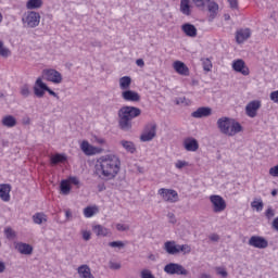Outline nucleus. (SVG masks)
I'll list each match as a JSON object with an SVG mask.
<instances>
[{
    "label": "nucleus",
    "mask_w": 278,
    "mask_h": 278,
    "mask_svg": "<svg viewBox=\"0 0 278 278\" xmlns=\"http://www.w3.org/2000/svg\"><path fill=\"white\" fill-rule=\"evenodd\" d=\"M121 172V159L114 154L101 156L96 164L94 175L102 181L114 179Z\"/></svg>",
    "instance_id": "1"
},
{
    "label": "nucleus",
    "mask_w": 278,
    "mask_h": 278,
    "mask_svg": "<svg viewBox=\"0 0 278 278\" xmlns=\"http://www.w3.org/2000/svg\"><path fill=\"white\" fill-rule=\"evenodd\" d=\"M142 114V110L136 106L125 105L117 112L118 128L122 131H131L134 127V118H138Z\"/></svg>",
    "instance_id": "2"
},
{
    "label": "nucleus",
    "mask_w": 278,
    "mask_h": 278,
    "mask_svg": "<svg viewBox=\"0 0 278 278\" xmlns=\"http://www.w3.org/2000/svg\"><path fill=\"white\" fill-rule=\"evenodd\" d=\"M217 127L220 134L225 136H236V134H240V131H244L242 125L238 122H232L229 117H220L217 119Z\"/></svg>",
    "instance_id": "3"
},
{
    "label": "nucleus",
    "mask_w": 278,
    "mask_h": 278,
    "mask_svg": "<svg viewBox=\"0 0 278 278\" xmlns=\"http://www.w3.org/2000/svg\"><path fill=\"white\" fill-rule=\"evenodd\" d=\"M34 92L38 97V99H42L45 97V92H48L51 97H54L55 99H60V96L55 93L47 84L42 81V78H37L35 86H34Z\"/></svg>",
    "instance_id": "4"
},
{
    "label": "nucleus",
    "mask_w": 278,
    "mask_h": 278,
    "mask_svg": "<svg viewBox=\"0 0 278 278\" xmlns=\"http://www.w3.org/2000/svg\"><path fill=\"white\" fill-rule=\"evenodd\" d=\"M22 23L27 27L34 29L40 25V13L36 11H28L23 17Z\"/></svg>",
    "instance_id": "5"
},
{
    "label": "nucleus",
    "mask_w": 278,
    "mask_h": 278,
    "mask_svg": "<svg viewBox=\"0 0 278 278\" xmlns=\"http://www.w3.org/2000/svg\"><path fill=\"white\" fill-rule=\"evenodd\" d=\"M210 201L212 203L213 212L215 214H220V212H225L227 210V202L223 197L218 194H213L210 197Z\"/></svg>",
    "instance_id": "6"
},
{
    "label": "nucleus",
    "mask_w": 278,
    "mask_h": 278,
    "mask_svg": "<svg viewBox=\"0 0 278 278\" xmlns=\"http://www.w3.org/2000/svg\"><path fill=\"white\" fill-rule=\"evenodd\" d=\"M155 136H157V125L148 124L146 125L143 132L140 136V140L141 142H151Z\"/></svg>",
    "instance_id": "7"
},
{
    "label": "nucleus",
    "mask_w": 278,
    "mask_h": 278,
    "mask_svg": "<svg viewBox=\"0 0 278 278\" xmlns=\"http://www.w3.org/2000/svg\"><path fill=\"white\" fill-rule=\"evenodd\" d=\"M42 77L46 81H51L52 84H62V74L56 70H43Z\"/></svg>",
    "instance_id": "8"
},
{
    "label": "nucleus",
    "mask_w": 278,
    "mask_h": 278,
    "mask_svg": "<svg viewBox=\"0 0 278 278\" xmlns=\"http://www.w3.org/2000/svg\"><path fill=\"white\" fill-rule=\"evenodd\" d=\"M164 273L167 275H188V270L180 264L169 263L164 266Z\"/></svg>",
    "instance_id": "9"
},
{
    "label": "nucleus",
    "mask_w": 278,
    "mask_h": 278,
    "mask_svg": "<svg viewBox=\"0 0 278 278\" xmlns=\"http://www.w3.org/2000/svg\"><path fill=\"white\" fill-rule=\"evenodd\" d=\"M159 194L162 197L163 201L167 203H177L179 201V193L173 189H160Z\"/></svg>",
    "instance_id": "10"
},
{
    "label": "nucleus",
    "mask_w": 278,
    "mask_h": 278,
    "mask_svg": "<svg viewBox=\"0 0 278 278\" xmlns=\"http://www.w3.org/2000/svg\"><path fill=\"white\" fill-rule=\"evenodd\" d=\"M248 244L254 249H268V240L260 236H252L249 239Z\"/></svg>",
    "instance_id": "11"
},
{
    "label": "nucleus",
    "mask_w": 278,
    "mask_h": 278,
    "mask_svg": "<svg viewBox=\"0 0 278 278\" xmlns=\"http://www.w3.org/2000/svg\"><path fill=\"white\" fill-rule=\"evenodd\" d=\"M262 108V102L260 100H253L249 102L245 106V114L250 118H255L257 116V111Z\"/></svg>",
    "instance_id": "12"
},
{
    "label": "nucleus",
    "mask_w": 278,
    "mask_h": 278,
    "mask_svg": "<svg viewBox=\"0 0 278 278\" xmlns=\"http://www.w3.org/2000/svg\"><path fill=\"white\" fill-rule=\"evenodd\" d=\"M232 70L236 71V73H241V75H244L245 77L251 73L249 66H247V63H244V60L242 59L232 62Z\"/></svg>",
    "instance_id": "13"
},
{
    "label": "nucleus",
    "mask_w": 278,
    "mask_h": 278,
    "mask_svg": "<svg viewBox=\"0 0 278 278\" xmlns=\"http://www.w3.org/2000/svg\"><path fill=\"white\" fill-rule=\"evenodd\" d=\"M192 118H207L212 116V108L201 106L198 108L194 112L191 113Z\"/></svg>",
    "instance_id": "14"
},
{
    "label": "nucleus",
    "mask_w": 278,
    "mask_h": 278,
    "mask_svg": "<svg viewBox=\"0 0 278 278\" xmlns=\"http://www.w3.org/2000/svg\"><path fill=\"white\" fill-rule=\"evenodd\" d=\"M182 146L185 147L186 151H199V141L192 137L186 138Z\"/></svg>",
    "instance_id": "15"
},
{
    "label": "nucleus",
    "mask_w": 278,
    "mask_h": 278,
    "mask_svg": "<svg viewBox=\"0 0 278 278\" xmlns=\"http://www.w3.org/2000/svg\"><path fill=\"white\" fill-rule=\"evenodd\" d=\"M10 192H12V186L10 184H1L0 185V199H1V201H4V203H9Z\"/></svg>",
    "instance_id": "16"
},
{
    "label": "nucleus",
    "mask_w": 278,
    "mask_h": 278,
    "mask_svg": "<svg viewBox=\"0 0 278 278\" xmlns=\"http://www.w3.org/2000/svg\"><path fill=\"white\" fill-rule=\"evenodd\" d=\"M122 98L124 101H132L134 103H138V101H140V94L129 89L122 92Z\"/></svg>",
    "instance_id": "17"
},
{
    "label": "nucleus",
    "mask_w": 278,
    "mask_h": 278,
    "mask_svg": "<svg viewBox=\"0 0 278 278\" xmlns=\"http://www.w3.org/2000/svg\"><path fill=\"white\" fill-rule=\"evenodd\" d=\"M15 249L22 255H31L34 253V247H31L28 243H24V242L16 243Z\"/></svg>",
    "instance_id": "18"
},
{
    "label": "nucleus",
    "mask_w": 278,
    "mask_h": 278,
    "mask_svg": "<svg viewBox=\"0 0 278 278\" xmlns=\"http://www.w3.org/2000/svg\"><path fill=\"white\" fill-rule=\"evenodd\" d=\"M92 231L99 238H108V236H112V231H110V229L105 228V226H101V225L93 226Z\"/></svg>",
    "instance_id": "19"
},
{
    "label": "nucleus",
    "mask_w": 278,
    "mask_h": 278,
    "mask_svg": "<svg viewBox=\"0 0 278 278\" xmlns=\"http://www.w3.org/2000/svg\"><path fill=\"white\" fill-rule=\"evenodd\" d=\"M181 29L186 36L189 38H197V26L190 23H186L181 25Z\"/></svg>",
    "instance_id": "20"
},
{
    "label": "nucleus",
    "mask_w": 278,
    "mask_h": 278,
    "mask_svg": "<svg viewBox=\"0 0 278 278\" xmlns=\"http://www.w3.org/2000/svg\"><path fill=\"white\" fill-rule=\"evenodd\" d=\"M174 70L176 73H178V75H184L185 77L190 75V70L181 61L174 62Z\"/></svg>",
    "instance_id": "21"
},
{
    "label": "nucleus",
    "mask_w": 278,
    "mask_h": 278,
    "mask_svg": "<svg viewBox=\"0 0 278 278\" xmlns=\"http://www.w3.org/2000/svg\"><path fill=\"white\" fill-rule=\"evenodd\" d=\"M192 3L190 0H180V12L185 16H191L192 15Z\"/></svg>",
    "instance_id": "22"
},
{
    "label": "nucleus",
    "mask_w": 278,
    "mask_h": 278,
    "mask_svg": "<svg viewBox=\"0 0 278 278\" xmlns=\"http://www.w3.org/2000/svg\"><path fill=\"white\" fill-rule=\"evenodd\" d=\"M249 38H251V29L245 28L237 31L236 40L238 45H242V42H244V40H249Z\"/></svg>",
    "instance_id": "23"
},
{
    "label": "nucleus",
    "mask_w": 278,
    "mask_h": 278,
    "mask_svg": "<svg viewBox=\"0 0 278 278\" xmlns=\"http://www.w3.org/2000/svg\"><path fill=\"white\" fill-rule=\"evenodd\" d=\"M16 117L14 115H5L1 119V124L3 127H8L9 129H12V127H16L17 125Z\"/></svg>",
    "instance_id": "24"
},
{
    "label": "nucleus",
    "mask_w": 278,
    "mask_h": 278,
    "mask_svg": "<svg viewBox=\"0 0 278 278\" xmlns=\"http://www.w3.org/2000/svg\"><path fill=\"white\" fill-rule=\"evenodd\" d=\"M164 249L168 255H177L179 254V250H177V242L167 241L164 243Z\"/></svg>",
    "instance_id": "25"
},
{
    "label": "nucleus",
    "mask_w": 278,
    "mask_h": 278,
    "mask_svg": "<svg viewBox=\"0 0 278 278\" xmlns=\"http://www.w3.org/2000/svg\"><path fill=\"white\" fill-rule=\"evenodd\" d=\"M77 273L81 278H94L92 271L90 270V266L88 265H80L77 268Z\"/></svg>",
    "instance_id": "26"
},
{
    "label": "nucleus",
    "mask_w": 278,
    "mask_h": 278,
    "mask_svg": "<svg viewBox=\"0 0 278 278\" xmlns=\"http://www.w3.org/2000/svg\"><path fill=\"white\" fill-rule=\"evenodd\" d=\"M80 149L85 155H94L97 153V148L92 147L88 141H83Z\"/></svg>",
    "instance_id": "27"
},
{
    "label": "nucleus",
    "mask_w": 278,
    "mask_h": 278,
    "mask_svg": "<svg viewBox=\"0 0 278 278\" xmlns=\"http://www.w3.org/2000/svg\"><path fill=\"white\" fill-rule=\"evenodd\" d=\"M43 3L45 2L42 0H28L26 2V9L27 10H40V8H42Z\"/></svg>",
    "instance_id": "28"
},
{
    "label": "nucleus",
    "mask_w": 278,
    "mask_h": 278,
    "mask_svg": "<svg viewBox=\"0 0 278 278\" xmlns=\"http://www.w3.org/2000/svg\"><path fill=\"white\" fill-rule=\"evenodd\" d=\"M50 162L52 166H56V164H64V162H66V155L60 153L54 154L50 157Z\"/></svg>",
    "instance_id": "29"
},
{
    "label": "nucleus",
    "mask_w": 278,
    "mask_h": 278,
    "mask_svg": "<svg viewBox=\"0 0 278 278\" xmlns=\"http://www.w3.org/2000/svg\"><path fill=\"white\" fill-rule=\"evenodd\" d=\"M131 87V78L129 76H123L119 78V88L121 90H129Z\"/></svg>",
    "instance_id": "30"
},
{
    "label": "nucleus",
    "mask_w": 278,
    "mask_h": 278,
    "mask_svg": "<svg viewBox=\"0 0 278 278\" xmlns=\"http://www.w3.org/2000/svg\"><path fill=\"white\" fill-rule=\"evenodd\" d=\"M33 223H35V225H42V223H47V215L45 213H36L33 215Z\"/></svg>",
    "instance_id": "31"
},
{
    "label": "nucleus",
    "mask_w": 278,
    "mask_h": 278,
    "mask_svg": "<svg viewBox=\"0 0 278 278\" xmlns=\"http://www.w3.org/2000/svg\"><path fill=\"white\" fill-rule=\"evenodd\" d=\"M121 144L128 153H134L136 151V144H134L132 141L122 140Z\"/></svg>",
    "instance_id": "32"
},
{
    "label": "nucleus",
    "mask_w": 278,
    "mask_h": 278,
    "mask_svg": "<svg viewBox=\"0 0 278 278\" xmlns=\"http://www.w3.org/2000/svg\"><path fill=\"white\" fill-rule=\"evenodd\" d=\"M206 8L211 13V16H216L218 12V3H216L214 0H210V2L206 4Z\"/></svg>",
    "instance_id": "33"
},
{
    "label": "nucleus",
    "mask_w": 278,
    "mask_h": 278,
    "mask_svg": "<svg viewBox=\"0 0 278 278\" xmlns=\"http://www.w3.org/2000/svg\"><path fill=\"white\" fill-rule=\"evenodd\" d=\"M60 189L62 194H70L71 193V182L68 180H62L60 184Z\"/></svg>",
    "instance_id": "34"
},
{
    "label": "nucleus",
    "mask_w": 278,
    "mask_h": 278,
    "mask_svg": "<svg viewBox=\"0 0 278 278\" xmlns=\"http://www.w3.org/2000/svg\"><path fill=\"white\" fill-rule=\"evenodd\" d=\"M192 3L195 5V8H199V10H205L210 3V0H192Z\"/></svg>",
    "instance_id": "35"
},
{
    "label": "nucleus",
    "mask_w": 278,
    "mask_h": 278,
    "mask_svg": "<svg viewBox=\"0 0 278 278\" xmlns=\"http://www.w3.org/2000/svg\"><path fill=\"white\" fill-rule=\"evenodd\" d=\"M178 253H184V255H188L192 252V248L188 244L177 245Z\"/></svg>",
    "instance_id": "36"
},
{
    "label": "nucleus",
    "mask_w": 278,
    "mask_h": 278,
    "mask_svg": "<svg viewBox=\"0 0 278 278\" xmlns=\"http://www.w3.org/2000/svg\"><path fill=\"white\" fill-rule=\"evenodd\" d=\"M251 207H253V210H256V212H262L264 210V202L262 200H254L253 202H251Z\"/></svg>",
    "instance_id": "37"
},
{
    "label": "nucleus",
    "mask_w": 278,
    "mask_h": 278,
    "mask_svg": "<svg viewBox=\"0 0 278 278\" xmlns=\"http://www.w3.org/2000/svg\"><path fill=\"white\" fill-rule=\"evenodd\" d=\"M20 94H22V97L27 99V97H29V94H31V90H29V85H23L21 87Z\"/></svg>",
    "instance_id": "38"
},
{
    "label": "nucleus",
    "mask_w": 278,
    "mask_h": 278,
    "mask_svg": "<svg viewBox=\"0 0 278 278\" xmlns=\"http://www.w3.org/2000/svg\"><path fill=\"white\" fill-rule=\"evenodd\" d=\"M0 55L2 58H8L10 55V49L3 47V41H0Z\"/></svg>",
    "instance_id": "39"
},
{
    "label": "nucleus",
    "mask_w": 278,
    "mask_h": 278,
    "mask_svg": "<svg viewBox=\"0 0 278 278\" xmlns=\"http://www.w3.org/2000/svg\"><path fill=\"white\" fill-rule=\"evenodd\" d=\"M215 270H216V274L219 275V277H222V278H227V277H229V273H227V269H226V268L216 267Z\"/></svg>",
    "instance_id": "40"
},
{
    "label": "nucleus",
    "mask_w": 278,
    "mask_h": 278,
    "mask_svg": "<svg viewBox=\"0 0 278 278\" xmlns=\"http://www.w3.org/2000/svg\"><path fill=\"white\" fill-rule=\"evenodd\" d=\"M112 249H125V243L123 241H112L109 243Z\"/></svg>",
    "instance_id": "41"
},
{
    "label": "nucleus",
    "mask_w": 278,
    "mask_h": 278,
    "mask_svg": "<svg viewBox=\"0 0 278 278\" xmlns=\"http://www.w3.org/2000/svg\"><path fill=\"white\" fill-rule=\"evenodd\" d=\"M140 278H155L151 269H142L140 273Z\"/></svg>",
    "instance_id": "42"
},
{
    "label": "nucleus",
    "mask_w": 278,
    "mask_h": 278,
    "mask_svg": "<svg viewBox=\"0 0 278 278\" xmlns=\"http://www.w3.org/2000/svg\"><path fill=\"white\" fill-rule=\"evenodd\" d=\"M84 214H85L86 218H92V216H94V207H92V206H87V207L84 210Z\"/></svg>",
    "instance_id": "43"
},
{
    "label": "nucleus",
    "mask_w": 278,
    "mask_h": 278,
    "mask_svg": "<svg viewBox=\"0 0 278 278\" xmlns=\"http://www.w3.org/2000/svg\"><path fill=\"white\" fill-rule=\"evenodd\" d=\"M176 105H190V100L186 97H180L176 99Z\"/></svg>",
    "instance_id": "44"
},
{
    "label": "nucleus",
    "mask_w": 278,
    "mask_h": 278,
    "mask_svg": "<svg viewBox=\"0 0 278 278\" xmlns=\"http://www.w3.org/2000/svg\"><path fill=\"white\" fill-rule=\"evenodd\" d=\"M203 68L204 71H206V73H210V71H212V61H210V59H205L203 61Z\"/></svg>",
    "instance_id": "45"
},
{
    "label": "nucleus",
    "mask_w": 278,
    "mask_h": 278,
    "mask_svg": "<svg viewBox=\"0 0 278 278\" xmlns=\"http://www.w3.org/2000/svg\"><path fill=\"white\" fill-rule=\"evenodd\" d=\"M4 233L9 239L14 238L16 236V232H14V230L10 227L4 229Z\"/></svg>",
    "instance_id": "46"
},
{
    "label": "nucleus",
    "mask_w": 278,
    "mask_h": 278,
    "mask_svg": "<svg viewBox=\"0 0 278 278\" xmlns=\"http://www.w3.org/2000/svg\"><path fill=\"white\" fill-rule=\"evenodd\" d=\"M117 231H129V225L116 224Z\"/></svg>",
    "instance_id": "47"
},
{
    "label": "nucleus",
    "mask_w": 278,
    "mask_h": 278,
    "mask_svg": "<svg viewBox=\"0 0 278 278\" xmlns=\"http://www.w3.org/2000/svg\"><path fill=\"white\" fill-rule=\"evenodd\" d=\"M265 216L268 218V220H270V218L275 216V210H273V207H268L265 212Z\"/></svg>",
    "instance_id": "48"
},
{
    "label": "nucleus",
    "mask_w": 278,
    "mask_h": 278,
    "mask_svg": "<svg viewBox=\"0 0 278 278\" xmlns=\"http://www.w3.org/2000/svg\"><path fill=\"white\" fill-rule=\"evenodd\" d=\"M176 168H178L179 170H181V168L188 166V162L186 161H177L175 164Z\"/></svg>",
    "instance_id": "49"
},
{
    "label": "nucleus",
    "mask_w": 278,
    "mask_h": 278,
    "mask_svg": "<svg viewBox=\"0 0 278 278\" xmlns=\"http://www.w3.org/2000/svg\"><path fill=\"white\" fill-rule=\"evenodd\" d=\"M109 267L111 268V270H121V264L119 263L110 262Z\"/></svg>",
    "instance_id": "50"
},
{
    "label": "nucleus",
    "mask_w": 278,
    "mask_h": 278,
    "mask_svg": "<svg viewBox=\"0 0 278 278\" xmlns=\"http://www.w3.org/2000/svg\"><path fill=\"white\" fill-rule=\"evenodd\" d=\"M269 175L271 177H278V165L274 166V167H270L269 169Z\"/></svg>",
    "instance_id": "51"
},
{
    "label": "nucleus",
    "mask_w": 278,
    "mask_h": 278,
    "mask_svg": "<svg viewBox=\"0 0 278 278\" xmlns=\"http://www.w3.org/2000/svg\"><path fill=\"white\" fill-rule=\"evenodd\" d=\"M91 233H90V231H88V230H83V239L86 241V242H88V240H90V238H91Z\"/></svg>",
    "instance_id": "52"
},
{
    "label": "nucleus",
    "mask_w": 278,
    "mask_h": 278,
    "mask_svg": "<svg viewBox=\"0 0 278 278\" xmlns=\"http://www.w3.org/2000/svg\"><path fill=\"white\" fill-rule=\"evenodd\" d=\"M228 3L232 10H238V0H228Z\"/></svg>",
    "instance_id": "53"
},
{
    "label": "nucleus",
    "mask_w": 278,
    "mask_h": 278,
    "mask_svg": "<svg viewBox=\"0 0 278 278\" xmlns=\"http://www.w3.org/2000/svg\"><path fill=\"white\" fill-rule=\"evenodd\" d=\"M167 216L169 218V223H173V224L177 223V219H175V214L168 213Z\"/></svg>",
    "instance_id": "54"
},
{
    "label": "nucleus",
    "mask_w": 278,
    "mask_h": 278,
    "mask_svg": "<svg viewBox=\"0 0 278 278\" xmlns=\"http://www.w3.org/2000/svg\"><path fill=\"white\" fill-rule=\"evenodd\" d=\"M71 184H73L74 186H79V179H77V177H71L70 178Z\"/></svg>",
    "instance_id": "55"
},
{
    "label": "nucleus",
    "mask_w": 278,
    "mask_h": 278,
    "mask_svg": "<svg viewBox=\"0 0 278 278\" xmlns=\"http://www.w3.org/2000/svg\"><path fill=\"white\" fill-rule=\"evenodd\" d=\"M210 240H212V242H218V240H220V237L218 235H212L210 237Z\"/></svg>",
    "instance_id": "56"
},
{
    "label": "nucleus",
    "mask_w": 278,
    "mask_h": 278,
    "mask_svg": "<svg viewBox=\"0 0 278 278\" xmlns=\"http://www.w3.org/2000/svg\"><path fill=\"white\" fill-rule=\"evenodd\" d=\"M136 64H137V66H140V68H142V67L144 66V60L138 59V60L136 61Z\"/></svg>",
    "instance_id": "57"
},
{
    "label": "nucleus",
    "mask_w": 278,
    "mask_h": 278,
    "mask_svg": "<svg viewBox=\"0 0 278 278\" xmlns=\"http://www.w3.org/2000/svg\"><path fill=\"white\" fill-rule=\"evenodd\" d=\"M1 273H5V263L3 261H0V275Z\"/></svg>",
    "instance_id": "58"
},
{
    "label": "nucleus",
    "mask_w": 278,
    "mask_h": 278,
    "mask_svg": "<svg viewBox=\"0 0 278 278\" xmlns=\"http://www.w3.org/2000/svg\"><path fill=\"white\" fill-rule=\"evenodd\" d=\"M65 216H66L67 220H71V218H73V213L71 212V210L65 211Z\"/></svg>",
    "instance_id": "59"
},
{
    "label": "nucleus",
    "mask_w": 278,
    "mask_h": 278,
    "mask_svg": "<svg viewBox=\"0 0 278 278\" xmlns=\"http://www.w3.org/2000/svg\"><path fill=\"white\" fill-rule=\"evenodd\" d=\"M273 227H274V229H276V231H278V217H276V218L273 220Z\"/></svg>",
    "instance_id": "60"
},
{
    "label": "nucleus",
    "mask_w": 278,
    "mask_h": 278,
    "mask_svg": "<svg viewBox=\"0 0 278 278\" xmlns=\"http://www.w3.org/2000/svg\"><path fill=\"white\" fill-rule=\"evenodd\" d=\"M98 190H99V192H103V190H105V185L104 184H99L98 185Z\"/></svg>",
    "instance_id": "61"
},
{
    "label": "nucleus",
    "mask_w": 278,
    "mask_h": 278,
    "mask_svg": "<svg viewBox=\"0 0 278 278\" xmlns=\"http://www.w3.org/2000/svg\"><path fill=\"white\" fill-rule=\"evenodd\" d=\"M91 47H101V41L91 42Z\"/></svg>",
    "instance_id": "62"
},
{
    "label": "nucleus",
    "mask_w": 278,
    "mask_h": 278,
    "mask_svg": "<svg viewBox=\"0 0 278 278\" xmlns=\"http://www.w3.org/2000/svg\"><path fill=\"white\" fill-rule=\"evenodd\" d=\"M200 278H212V275H210V274H201Z\"/></svg>",
    "instance_id": "63"
},
{
    "label": "nucleus",
    "mask_w": 278,
    "mask_h": 278,
    "mask_svg": "<svg viewBox=\"0 0 278 278\" xmlns=\"http://www.w3.org/2000/svg\"><path fill=\"white\" fill-rule=\"evenodd\" d=\"M224 18H225V21H229L231 18V16L228 13H226V14H224Z\"/></svg>",
    "instance_id": "64"
}]
</instances>
